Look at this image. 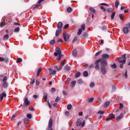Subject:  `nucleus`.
<instances>
[{
	"label": "nucleus",
	"mask_w": 130,
	"mask_h": 130,
	"mask_svg": "<svg viewBox=\"0 0 130 130\" xmlns=\"http://www.w3.org/2000/svg\"><path fill=\"white\" fill-rule=\"evenodd\" d=\"M55 51L54 53V56H57L58 57L56 58V59L57 60H59L60 58H61V51L60 50V48L57 47L55 49Z\"/></svg>",
	"instance_id": "obj_1"
},
{
	"label": "nucleus",
	"mask_w": 130,
	"mask_h": 130,
	"mask_svg": "<svg viewBox=\"0 0 130 130\" xmlns=\"http://www.w3.org/2000/svg\"><path fill=\"white\" fill-rule=\"evenodd\" d=\"M63 38L66 42H68L69 39H70V35L68 34L66 31H64Z\"/></svg>",
	"instance_id": "obj_2"
},
{
	"label": "nucleus",
	"mask_w": 130,
	"mask_h": 130,
	"mask_svg": "<svg viewBox=\"0 0 130 130\" xmlns=\"http://www.w3.org/2000/svg\"><path fill=\"white\" fill-rule=\"evenodd\" d=\"M52 124H53V120H52V118H50L49 122H48V127L49 128H50V130H53L52 127Z\"/></svg>",
	"instance_id": "obj_3"
},
{
	"label": "nucleus",
	"mask_w": 130,
	"mask_h": 130,
	"mask_svg": "<svg viewBox=\"0 0 130 130\" xmlns=\"http://www.w3.org/2000/svg\"><path fill=\"white\" fill-rule=\"evenodd\" d=\"M101 60V59H99V60L95 61V69H96V70H97L98 71H99L100 70V67H99V62H100Z\"/></svg>",
	"instance_id": "obj_4"
},
{
	"label": "nucleus",
	"mask_w": 130,
	"mask_h": 130,
	"mask_svg": "<svg viewBox=\"0 0 130 130\" xmlns=\"http://www.w3.org/2000/svg\"><path fill=\"white\" fill-rule=\"evenodd\" d=\"M101 73L103 75H106V73H107V69L104 67H101Z\"/></svg>",
	"instance_id": "obj_5"
},
{
	"label": "nucleus",
	"mask_w": 130,
	"mask_h": 130,
	"mask_svg": "<svg viewBox=\"0 0 130 130\" xmlns=\"http://www.w3.org/2000/svg\"><path fill=\"white\" fill-rule=\"evenodd\" d=\"M49 74L51 76H55L56 75V71L52 70L51 68L49 69Z\"/></svg>",
	"instance_id": "obj_6"
},
{
	"label": "nucleus",
	"mask_w": 130,
	"mask_h": 130,
	"mask_svg": "<svg viewBox=\"0 0 130 130\" xmlns=\"http://www.w3.org/2000/svg\"><path fill=\"white\" fill-rule=\"evenodd\" d=\"M101 64L102 66L101 67H104V68H105V67L107 66V61L106 60H102L101 62Z\"/></svg>",
	"instance_id": "obj_7"
},
{
	"label": "nucleus",
	"mask_w": 130,
	"mask_h": 130,
	"mask_svg": "<svg viewBox=\"0 0 130 130\" xmlns=\"http://www.w3.org/2000/svg\"><path fill=\"white\" fill-rule=\"evenodd\" d=\"M81 124H82V121L80 119H78L76 122V126L75 127L78 128V127H79Z\"/></svg>",
	"instance_id": "obj_8"
},
{
	"label": "nucleus",
	"mask_w": 130,
	"mask_h": 130,
	"mask_svg": "<svg viewBox=\"0 0 130 130\" xmlns=\"http://www.w3.org/2000/svg\"><path fill=\"white\" fill-rule=\"evenodd\" d=\"M102 57L104 59H106L107 58H109V57H110V55L108 54H103L102 56Z\"/></svg>",
	"instance_id": "obj_9"
},
{
	"label": "nucleus",
	"mask_w": 130,
	"mask_h": 130,
	"mask_svg": "<svg viewBox=\"0 0 130 130\" xmlns=\"http://www.w3.org/2000/svg\"><path fill=\"white\" fill-rule=\"evenodd\" d=\"M24 104L25 106H28V105H30V101L28 100V98H27L24 99Z\"/></svg>",
	"instance_id": "obj_10"
},
{
	"label": "nucleus",
	"mask_w": 130,
	"mask_h": 130,
	"mask_svg": "<svg viewBox=\"0 0 130 130\" xmlns=\"http://www.w3.org/2000/svg\"><path fill=\"white\" fill-rule=\"evenodd\" d=\"M4 97H7V94H6V92H3L2 94H0L1 101L4 99Z\"/></svg>",
	"instance_id": "obj_11"
},
{
	"label": "nucleus",
	"mask_w": 130,
	"mask_h": 130,
	"mask_svg": "<svg viewBox=\"0 0 130 130\" xmlns=\"http://www.w3.org/2000/svg\"><path fill=\"white\" fill-rule=\"evenodd\" d=\"M60 33H61V29H58L56 30V32H55V36H58L60 34Z\"/></svg>",
	"instance_id": "obj_12"
},
{
	"label": "nucleus",
	"mask_w": 130,
	"mask_h": 130,
	"mask_svg": "<svg viewBox=\"0 0 130 130\" xmlns=\"http://www.w3.org/2000/svg\"><path fill=\"white\" fill-rule=\"evenodd\" d=\"M123 31L125 34H127L128 33V28L124 27L123 29Z\"/></svg>",
	"instance_id": "obj_13"
},
{
	"label": "nucleus",
	"mask_w": 130,
	"mask_h": 130,
	"mask_svg": "<svg viewBox=\"0 0 130 130\" xmlns=\"http://www.w3.org/2000/svg\"><path fill=\"white\" fill-rule=\"evenodd\" d=\"M62 27V22H59L57 24V28L58 29H60Z\"/></svg>",
	"instance_id": "obj_14"
},
{
	"label": "nucleus",
	"mask_w": 130,
	"mask_h": 130,
	"mask_svg": "<svg viewBox=\"0 0 130 130\" xmlns=\"http://www.w3.org/2000/svg\"><path fill=\"white\" fill-rule=\"evenodd\" d=\"M122 117H123V114H122V113H121L120 116L117 117V120H120V119H121Z\"/></svg>",
	"instance_id": "obj_15"
},
{
	"label": "nucleus",
	"mask_w": 130,
	"mask_h": 130,
	"mask_svg": "<svg viewBox=\"0 0 130 130\" xmlns=\"http://www.w3.org/2000/svg\"><path fill=\"white\" fill-rule=\"evenodd\" d=\"M119 5V2L116 1L115 3V6L116 9H118V6Z\"/></svg>",
	"instance_id": "obj_16"
},
{
	"label": "nucleus",
	"mask_w": 130,
	"mask_h": 130,
	"mask_svg": "<svg viewBox=\"0 0 130 130\" xmlns=\"http://www.w3.org/2000/svg\"><path fill=\"white\" fill-rule=\"evenodd\" d=\"M54 69L55 70H57V72H58V71H59L60 70H61V69H62V66H60L58 68L57 67V66H55L54 67Z\"/></svg>",
	"instance_id": "obj_17"
},
{
	"label": "nucleus",
	"mask_w": 130,
	"mask_h": 130,
	"mask_svg": "<svg viewBox=\"0 0 130 130\" xmlns=\"http://www.w3.org/2000/svg\"><path fill=\"white\" fill-rule=\"evenodd\" d=\"M109 116H110L111 119H114V118H115V115L113 114H109Z\"/></svg>",
	"instance_id": "obj_18"
},
{
	"label": "nucleus",
	"mask_w": 130,
	"mask_h": 130,
	"mask_svg": "<svg viewBox=\"0 0 130 130\" xmlns=\"http://www.w3.org/2000/svg\"><path fill=\"white\" fill-rule=\"evenodd\" d=\"M89 11H90L91 13H93V14H95L96 11H95V9H94L93 8L90 7L89 9Z\"/></svg>",
	"instance_id": "obj_19"
},
{
	"label": "nucleus",
	"mask_w": 130,
	"mask_h": 130,
	"mask_svg": "<svg viewBox=\"0 0 130 130\" xmlns=\"http://www.w3.org/2000/svg\"><path fill=\"white\" fill-rule=\"evenodd\" d=\"M64 69L66 70V71H68L69 72L71 70V68L69 67V65H66L64 67Z\"/></svg>",
	"instance_id": "obj_20"
},
{
	"label": "nucleus",
	"mask_w": 130,
	"mask_h": 130,
	"mask_svg": "<svg viewBox=\"0 0 130 130\" xmlns=\"http://www.w3.org/2000/svg\"><path fill=\"white\" fill-rule=\"evenodd\" d=\"M93 101H94V98H93L87 99V102H89V103H92Z\"/></svg>",
	"instance_id": "obj_21"
},
{
	"label": "nucleus",
	"mask_w": 130,
	"mask_h": 130,
	"mask_svg": "<svg viewBox=\"0 0 130 130\" xmlns=\"http://www.w3.org/2000/svg\"><path fill=\"white\" fill-rule=\"evenodd\" d=\"M29 121L30 120L27 118H25L24 119V123L25 124H27V123H28V122H29Z\"/></svg>",
	"instance_id": "obj_22"
},
{
	"label": "nucleus",
	"mask_w": 130,
	"mask_h": 130,
	"mask_svg": "<svg viewBox=\"0 0 130 130\" xmlns=\"http://www.w3.org/2000/svg\"><path fill=\"white\" fill-rule=\"evenodd\" d=\"M3 86L4 88H8V86L9 85L8 82H3Z\"/></svg>",
	"instance_id": "obj_23"
},
{
	"label": "nucleus",
	"mask_w": 130,
	"mask_h": 130,
	"mask_svg": "<svg viewBox=\"0 0 130 130\" xmlns=\"http://www.w3.org/2000/svg\"><path fill=\"white\" fill-rule=\"evenodd\" d=\"M119 62H120V63H125V62H126V60H125V59H124L123 60H119L118 61Z\"/></svg>",
	"instance_id": "obj_24"
},
{
	"label": "nucleus",
	"mask_w": 130,
	"mask_h": 130,
	"mask_svg": "<svg viewBox=\"0 0 130 130\" xmlns=\"http://www.w3.org/2000/svg\"><path fill=\"white\" fill-rule=\"evenodd\" d=\"M119 17L120 20H122V21H123V20L124 19V16H123V15H122V14H120L119 15Z\"/></svg>",
	"instance_id": "obj_25"
},
{
	"label": "nucleus",
	"mask_w": 130,
	"mask_h": 130,
	"mask_svg": "<svg viewBox=\"0 0 130 130\" xmlns=\"http://www.w3.org/2000/svg\"><path fill=\"white\" fill-rule=\"evenodd\" d=\"M72 54L73 56H77V50H74L72 51Z\"/></svg>",
	"instance_id": "obj_26"
},
{
	"label": "nucleus",
	"mask_w": 130,
	"mask_h": 130,
	"mask_svg": "<svg viewBox=\"0 0 130 130\" xmlns=\"http://www.w3.org/2000/svg\"><path fill=\"white\" fill-rule=\"evenodd\" d=\"M8 39H9V34L4 35V40H8Z\"/></svg>",
	"instance_id": "obj_27"
},
{
	"label": "nucleus",
	"mask_w": 130,
	"mask_h": 130,
	"mask_svg": "<svg viewBox=\"0 0 130 130\" xmlns=\"http://www.w3.org/2000/svg\"><path fill=\"white\" fill-rule=\"evenodd\" d=\"M113 11H114L113 8H110L107 9V12H108V13H112Z\"/></svg>",
	"instance_id": "obj_28"
},
{
	"label": "nucleus",
	"mask_w": 130,
	"mask_h": 130,
	"mask_svg": "<svg viewBox=\"0 0 130 130\" xmlns=\"http://www.w3.org/2000/svg\"><path fill=\"white\" fill-rule=\"evenodd\" d=\"M82 32H83V29H82V28H79L77 33L78 35H81Z\"/></svg>",
	"instance_id": "obj_29"
},
{
	"label": "nucleus",
	"mask_w": 130,
	"mask_h": 130,
	"mask_svg": "<svg viewBox=\"0 0 130 130\" xmlns=\"http://www.w3.org/2000/svg\"><path fill=\"white\" fill-rule=\"evenodd\" d=\"M102 53V50H100L96 52V53L95 54V56H98L99 55H100L101 53Z\"/></svg>",
	"instance_id": "obj_30"
},
{
	"label": "nucleus",
	"mask_w": 130,
	"mask_h": 130,
	"mask_svg": "<svg viewBox=\"0 0 130 130\" xmlns=\"http://www.w3.org/2000/svg\"><path fill=\"white\" fill-rule=\"evenodd\" d=\"M109 104H110V101H108V102H106L105 103V107H108V106H109Z\"/></svg>",
	"instance_id": "obj_31"
},
{
	"label": "nucleus",
	"mask_w": 130,
	"mask_h": 130,
	"mask_svg": "<svg viewBox=\"0 0 130 130\" xmlns=\"http://www.w3.org/2000/svg\"><path fill=\"white\" fill-rule=\"evenodd\" d=\"M102 30H103V31H106V30H107V26L104 25L102 27Z\"/></svg>",
	"instance_id": "obj_32"
},
{
	"label": "nucleus",
	"mask_w": 130,
	"mask_h": 130,
	"mask_svg": "<svg viewBox=\"0 0 130 130\" xmlns=\"http://www.w3.org/2000/svg\"><path fill=\"white\" fill-rule=\"evenodd\" d=\"M115 16V12H113L111 16V20H113L114 19Z\"/></svg>",
	"instance_id": "obj_33"
},
{
	"label": "nucleus",
	"mask_w": 130,
	"mask_h": 130,
	"mask_svg": "<svg viewBox=\"0 0 130 130\" xmlns=\"http://www.w3.org/2000/svg\"><path fill=\"white\" fill-rule=\"evenodd\" d=\"M77 83L78 84H83L84 82H83V80L82 79H78L77 80Z\"/></svg>",
	"instance_id": "obj_34"
},
{
	"label": "nucleus",
	"mask_w": 130,
	"mask_h": 130,
	"mask_svg": "<svg viewBox=\"0 0 130 130\" xmlns=\"http://www.w3.org/2000/svg\"><path fill=\"white\" fill-rule=\"evenodd\" d=\"M72 104H69L67 106V109H68V110H71V109H72Z\"/></svg>",
	"instance_id": "obj_35"
},
{
	"label": "nucleus",
	"mask_w": 130,
	"mask_h": 130,
	"mask_svg": "<svg viewBox=\"0 0 130 130\" xmlns=\"http://www.w3.org/2000/svg\"><path fill=\"white\" fill-rule=\"evenodd\" d=\"M83 74L84 77H88V72L84 71Z\"/></svg>",
	"instance_id": "obj_36"
},
{
	"label": "nucleus",
	"mask_w": 130,
	"mask_h": 130,
	"mask_svg": "<svg viewBox=\"0 0 130 130\" xmlns=\"http://www.w3.org/2000/svg\"><path fill=\"white\" fill-rule=\"evenodd\" d=\"M72 11H73V9H72V8L68 7L67 8V12H68V13H71V12H72Z\"/></svg>",
	"instance_id": "obj_37"
},
{
	"label": "nucleus",
	"mask_w": 130,
	"mask_h": 130,
	"mask_svg": "<svg viewBox=\"0 0 130 130\" xmlns=\"http://www.w3.org/2000/svg\"><path fill=\"white\" fill-rule=\"evenodd\" d=\"M81 76V73L80 72H77L75 75V78H79Z\"/></svg>",
	"instance_id": "obj_38"
},
{
	"label": "nucleus",
	"mask_w": 130,
	"mask_h": 130,
	"mask_svg": "<svg viewBox=\"0 0 130 130\" xmlns=\"http://www.w3.org/2000/svg\"><path fill=\"white\" fill-rule=\"evenodd\" d=\"M26 116L28 119H31V118H32V115H31V114H27Z\"/></svg>",
	"instance_id": "obj_39"
},
{
	"label": "nucleus",
	"mask_w": 130,
	"mask_h": 130,
	"mask_svg": "<svg viewBox=\"0 0 130 130\" xmlns=\"http://www.w3.org/2000/svg\"><path fill=\"white\" fill-rule=\"evenodd\" d=\"M76 81H73L72 83H71V86H72V87H74L75 85H76Z\"/></svg>",
	"instance_id": "obj_40"
},
{
	"label": "nucleus",
	"mask_w": 130,
	"mask_h": 130,
	"mask_svg": "<svg viewBox=\"0 0 130 130\" xmlns=\"http://www.w3.org/2000/svg\"><path fill=\"white\" fill-rule=\"evenodd\" d=\"M83 38H87L88 37V34L87 32H84L83 35Z\"/></svg>",
	"instance_id": "obj_41"
},
{
	"label": "nucleus",
	"mask_w": 130,
	"mask_h": 130,
	"mask_svg": "<svg viewBox=\"0 0 130 130\" xmlns=\"http://www.w3.org/2000/svg\"><path fill=\"white\" fill-rule=\"evenodd\" d=\"M54 43H55V40H52L50 41V44L51 45H53V44H54Z\"/></svg>",
	"instance_id": "obj_42"
},
{
	"label": "nucleus",
	"mask_w": 130,
	"mask_h": 130,
	"mask_svg": "<svg viewBox=\"0 0 130 130\" xmlns=\"http://www.w3.org/2000/svg\"><path fill=\"white\" fill-rule=\"evenodd\" d=\"M22 58H18L17 59V60H16V62L17 63H19V62H22Z\"/></svg>",
	"instance_id": "obj_43"
},
{
	"label": "nucleus",
	"mask_w": 130,
	"mask_h": 130,
	"mask_svg": "<svg viewBox=\"0 0 130 130\" xmlns=\"http://www.w3.org/2000/svg\"><path fill=\"white\" fill-rule=\"evenodd\" d=\"M44 99H45V100H47V93L45 92L44 93Z\"/></svg>",
	"instance_id": "obj_44"
},
{
	"label": "nucleus",
	"mask_w": 130,
	"mask_h": 130,
	"mask_svg": "<svg viewBox=\"0 0 130 130\" xmlns=\"http://www.w3.org/2000/svg\"><path fill=\"white\" fill-rule=\"evenodd\" d=\"M20 31V27H17L14 29V32H19Z\"/></svg>",
	"instance_id": "obj_45"
},
{
	"label": "nucleus",
	"mask_w": 130,
	"mask_h": 130,
	"mask_svg": "<svg viewBox=\"0 0 130 130\" xmlns=\"http://www.w3.org/2000/svg\"><path fill=\"white\" fill-rule=\"evenodd\" d=\"M64 62H66V60H62L61 61V63H60V66L61 67H63L64 66Z\"/></svg>",
	"instance_id": "obj_46"
},
{
	"label": "nucleus",
	"mask_w": 130,
	"mask_h": 130,
	"mask_svg": "<svg viewBox=\"0 0 130 130\" xmlns=\"http://www.w3.org/2000/svg\"><path fill=\"white\" fill-rule=\"evenodd\" d=\"M111 67L112 69H116L117 68L116 64L115 63H114L113 65H111Z\"/></svg>",
	"instance_id": "obj_47"
},
{
	"label": "nucleus",
	"mask_w": 130,
	"mask_h": 130,
	"mask_svg": "<svg viewBox=\"0 0 130 130\" xmlns=\"http://www.w3.org/2000/svg\"><path fill=\"white\" fill-rule=\"evenodd\" d=\"M76 41H78V38L77 37H76L74 40H73L72 42L73 43H75L76 42Z\"/></svg>",
	"instance_id": "obj_48"
},
{
	"label": "nucleus",
	"mask_w": 130,
	"mask_h": 130,
	"mask_svg": "<svg viewBox=\"0 0 130 130\" xmlns=\"http://www.w3.org/2000/svg\"><path fill=\"white\" fill-rule=\"evenodd\" d=\"M7 76H4L3 80V82H7Z\"/></svg>",
	"instance_id": "obj_49"
},
{
	"label": "nucleus",
	"mask_w": 130,
	"mask_h": 130,
	"mask_svg": "<svg viewBox=\"0 0 130 130\" xmlns=\"http://www.w3.org/2000/svg\"><path fill=\"white\" fill-rule=\"evenodd\" d=\"M81 28H82L83 30H85V24H82L81 26Z\"/></svg>",
	"instance_id": "obj_50"
},
{
	"label": "nucleus",
	"mask_w": 130,
	"mask_h": 130,
	"mask_svg": "<svg viewBox=\"0 0 130 130\" xmlns=\"http://www.w3.org/2000/svg\"><path fill=\"white\" fill-rule=\"evenodd\" d=\"M94 86H95V83H94V82H91L90 84V88H93Z\"/></svg>",
	"instance_id": "obj_51"
},
{
	"label": "nucleus",
	"mask_w": 130,
	"mask_h": 130,
	"mask_svg": "<svg viewBox=\"0 0 130 130\" xmlns=\"http://www.w3.org/2000/svg\"><path fill=\"white\" fill-rule=\"evenodd\" d=\"M124 76L125 79H127V70L125 71V74Z\"/></svg>",
	"instance_id": "obj_52"
},
{
	"label": "nucleus",
	"mask_w": 130,
	"mask_h": 130,
	"mask_svg": "<svg viewBox=\"0 0 130 130\" xmlns=\"http://www.w3.org/2000/svg\"><path fill=\"white\" fill-rule=\"evenodd\" d=\"M60 100V98L59 96H57L56 99H55V102H58Z\"/></svg>",
	"instance_id": "obj_53"
},
{
	"label": "nucleus",
	"mask_w": 130,
	"mask_h": 130,
	"mask_svg": "<svg viewBox=\"0 0 130 130\" xmlns=\"http://www.w3.org/2000/svg\"><path fill=\"white\" fill-rule=\"evenodd\" d=\"M103 113H104V111H99L97 113V114H103Z\"/></svg>",
	"instance_id": "obj_54"
},
{
	"label": "nucleus",
	"mask_w": 130,
	"mask_h": 130,
	"mask_svg": "<svg viewBox=\"0 0 130 130\" xmlns=\"http://www.w3.org/2000/svg\"><path fill=\"white\" fill-rule=\"evenodd\" d=\"M41 71H42V68H40L37 71V73L40 74V72H41Z\"/></svg>",
	"instance_id": "obj_55"
},
{
	"label": "nucleus",
	"mask_w": 130,
	"mask_h": 130,
	"mask_svg": "<svg viewBox=\"0 0 130 130\" xmlns=\"http://www.w3.org/2000/svg\"><path fill=\"white\" fill-rule=\"evenodd\" d=\"M40 6H41V5L40 4H37L36 5V6L34 7V9H36L37 8H39V7H40Z\"/></svg>",
	"instance_id": "obj_56"
},
{
	"label": "nucleus",
	"mask_w": 130,
	"mask_h": 130,
	"mask_svg": "<svg viewBox=\"0 0 130 130\" xmlns=\"http://www.w3.org/2000/svg\"><path fill=\"white\" fill-rule=\"evenodd\" d=\"M4 61L5 62H8L9 61V58L8 57L5 58Z\"/></svg>",
	"instance_id": "obj_57"
},
{
	"label": "nucleus",
	"mask_w": 130,
	"mask_h": 130,
	"mask_svg": "<svg viewBox=\"0 0 130 130\" xmlns=\"http://www.w3.org/2000/svg\"><path fill=\"white\" fill-rule=\"evenodd\" d=\"M101 10H103L104 12H106V9L104 8V7L101 6Z\"/></svg>",
	"instance_id": "obj_58"
},
{
	"label": "nucleus",
	"mask_w": 130,
	"mask_h": 130,
	"mask_svg": "<svg viewBox=\"0 0 130 130\" xmlns=\"http://www.w3.org/2000/svg\"><path fill=\"white\" fill-rule=\"evenodd\" d=\"M69 24H66V25H64V26L63 27V29H67V28L69 27Z\"/></svg>",
	"instance_id": "obj_59"
},
{
	"label": "nucleus",
	"mask_w": 130,
	"mask_h": 130,
	"mask_svg": "<svg viewBox=\"0 0 130 130\" xmlns=\"http://www.w3.org/2000/svg\"><path fill=\"white\" fill-rule=\"evenodd\" d=\"M119 105H120V109H122V108H123V105H122V104L121 103H120Z\"/></svg>",
	"instance_id": "obj_60"
},
{
	"label": "nucleus",
	"mask_w": 130,
	"mask_h": 130,
	"mask_svg": "<svg viewBox=\"0 0 130 130\" xmlns=\"http://www.w3.org/2000/svg\"><path fill=\"white\" fill-rule=\"evenodd\" d=\"M42 2H44V0H39V1H38V4L39 5H40L41 3H42Z\"/></svg>",
	"instance_id": "obj_61"
},
{
	"label": "nucleus",
	"mask_w": 130,
	"mask_h": 130,
	"mask_svg": "<svg viewBox=\"0 0 130 130\" xmlns=\"http://www.w3.org/2000/svg\"><path fill=\"white\" fill-rule=\"evenodd\" d=\"M29 110H30V111H33L34 110V109H33V107H29Z\"/></svg>",
	"instance_id": "obj_62"
},
{
	"label": "nucleus",
	"mask_w": 130,
	"mask_h": 130,
	"mask_svg": "<svg viewBox=\"0 0 130 130\" xmlns=\"http://www.w3.org/2000/svg\"><path fill=\"white\" fill-rule=\"evenodd\" d=\"M51 92H52V93H53L54 92H55V88L52 87L51 88Z\"/></svg>",
	"instance_id": "obj_63"
},
{
	"label": "nucleus",
	"mask_w": 130,
	"mask_h": 130,
	"mask_svg": "<svg viewBox=\"0 0 130 130\" xmlns=\"http://www.w3.org/2000/svg\"><path fill=\"white\" fill-rule=\"evenodd\" d=\"M71 130H79L77 128V127H74V128H73Z\"/></svg>",
	"instance_id": "obj_64"
}]
</instances>
